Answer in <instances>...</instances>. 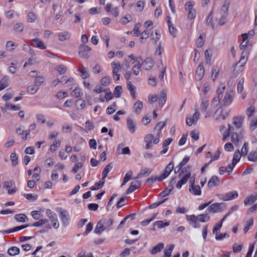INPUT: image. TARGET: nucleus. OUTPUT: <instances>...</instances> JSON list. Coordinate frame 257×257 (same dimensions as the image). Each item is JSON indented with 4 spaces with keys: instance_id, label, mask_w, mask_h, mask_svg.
I'll return each mask as SVG.
<instances>
[{
    "instance_id": "obj_59",
    "label": "nucleus",
    "mask_w": 257,
    "mask_h": 257,
    "mask_svg": "<svg viewBox=\"0 0 257 257\" xmlns=\"http://www.w3.org/2000/svg\"><path fill=\"white\" fill-rule=\"evenodd\" d=\"M174 247V244H170L168 248H166L164 250V254L165 256H171V253Z\"/></svg>"
},
{
    "instance_id": "obj_8",
    "label": "nucleus",
    "mask_w": 257,
    "mask_h": 257,
    "mask_svg": "<svg viewBox=\"0 0 257 257\" xmlns=\"http://www.w3.org/2000/svg\"><path fill=\"white\" fill-rule=\"evenodd\" d=\"M223 205V203H215L212 204L207 208V210L208 211V212H220L223 210L222 206Z\"/></svg>"
},
{
    "instance_id": "obj_63",
    "label": "nucleus",
    "mask_w": 257,
    "mask_h": 257,
    "mask_svg": "<svg viewBox=\"0 0 257 257\" xmlns=\"http://www.w3.org/2000/svg\"><path fill=\"white\" fill-rule=\"evenodd\" d=\"M36 19H37V16L34 13H33L32 12H30L28 14V22L33 23L36 21Z\"/></svg>"
},
{
    "instance_id": "obj_29",
    "label": "nucleus",
    "mask_w": 257,
    "mask_h": 257,
    "mask_svg": "<svg viewBox=\"0 0 257 257\" xmlns=\"http://www.w3.org/2000/svg\"><path fill=\"white\" fill-rule=\"evenodd\" d=\"M164 247V244L162 242H160L158 243L157 245L154 246L153 249L151 250V254H155L160 251H161L162 249H163Z\"/></svg>"
},
{
    "instance_id": "obj_13",
    "label": "nucleus",
    "mask_w": 257,
    "mask_h": 257,
    "mask_svg": "<svg viewBox=\"0 0 257 257\" xmlns=\"http://www.w3.org/2000/svg\"><path fill=\"white\" fill-rule=\"evenodd\" d=\"M204 74V69L202 63L199 64L196 70V79L197 80H200Z\"/></svg>"
},
{
    "instance_id": "obj_20",
    "label": "nucleus",
    "mask_w": 257,
    "mask_h": 257,
    "mask_svg": "<svg viewBox=\"0 0 257 257\" xmlns=\"http://www.w3.org/2000/svg\"><path fill=\"white\" fill-rule=\"evenodd\" d=\"M152 172V170L149 168H146L144 169L141 171V172L138 174L136 179H140L143 177L148 176Z\"/></svg>"
},
{
    "instance_id": "obj_31",
    "label": "nucleus",
    "mask_w": 257,
    "mask_h": 257,
    "mask_svg": "<svg viewBox=\"0 0 257 257\" xmlns=\"http://www.w3.org/2000/svg\"><path fill=\"white\" fill-rule=\"evenodd\" d=\"M196 218L198 221L205 222L209 220L210 217L207 213H204L198 215Z\"/></svg>"
},
{
    "instance_id": "obj_4",
    "label": "nucleus",
    "mask_w": 257,
    "mask_h": 257,
    "mask_svg": "<svg viewBox=\"0 0 257 257\" xmlns=\"http://www.w3.org/2000/svg\"><path fill=\"white\" fill-rule=\"evenodd\" d=\"M228 129L227 131V133H226V139L229 137L230 135H231V142L235 145H239V139L238 134L236 133H232L234 131V128L231 126L230 124L228 125Z\"/></svg>"
},
{
    "instance_id": "obj_41",
    "label": "nucleus",
    "mask_w": 257,
    "mask_h": 257,
    "mask_svg": "<svg viewBox=\"0 0 257 257\" xmlns=\"http://www.w3.org/2000/svg\"><path fill=\"white\" fill-rule=\"evenodd\" d=\"M111 65L112 67V73L115 74L119 72L120 70L121 67L120 64L118 63H116L114 62L111 63Z\"/></svg>"
},
{
    "instance_id": "obj_48",
    "label": "nucleus",
    "mask_w": 257,
    "mask_h": 257,
    "mask_svg": "<svg viewBox=\"0 0 257 257\" xmlns=\"http://www.w3.org/2000/svg\"><path fill=\"white\" fill-rule=\"evenodd\" d=\"M105 183V181L103 180V182H98L94 184V185L90 187V190L92 191L98 190L101 188Z\"/></svg>"
},
{
    "instance_id": "obj_24",
    "label": "nucleus",
    "mask_w": 257,
    "mask_h": 257,
    "mask_svg": "<svg viewBox=\"0 0 257 257\" xmlns=\"http://www.w3.org/2000/svg\"><path fill=\"white\" fill-rule=\"evenodd\" d=\"M253 225V218L252 217H251L245 221V226L243 228L244 232L245 233H246L252 227Z\"/></svg>"
},
{
    "instance_id": "obj_39",
    "label": "nucleus",
    "mask_w": 257,
    "mask_h": 257,
    "mask_svg": "<svg viewBox=\"0 0 257 257\" xmlns=\"http://www.w3.org/2000/svg\"><path fill=\"white\" fill-rule=\"evenodd\" d=\"M248 160L252 162L257 161V151L250 152L247 157Z\"/></svg>"
},
{
    "instance_id": "obj_16",
    "label": "nucleus",
    "mask_w": 257,
    "mask_h": 257,
    "mask_svg": "<svg viewBox=\"0 0 257 257\" xmlns=\"http://www.w3.org/2000/svg\"><path fill=\"white\" fill-rule=\"evenodd\" d=\"M127 126L131 133H134L136 130V124L134 120L130 117L126 119Z\"/></svg>"
},
{
    "instance_id": "obj_42",
    "label": "nucleus",
    "mask_w": 257,
    "mask_h": 257,
    "mask_svg": "<svg viewBox=\"0 0 257 257\" xmlns=\"http://www.w3.org/2000/svg\"><path fill=\"white\" fill-rule=\"evenodd\" d=\"M44 81V77L41 76H36L35 79H34V84L36 86L39 87Z\"/></svg>"
},
{
    "instance_id": "obj_64",
    "label": "nucleus",
    "mask_w": 257,
    "mask_h": 257,
    "mask_svg": "<svg viewBox=\"0 0 257 257\" xmlns=\"http://www.w3.org/2000/svg\"><path fill=\"white\" fill-rule=\"evenodd\" d=\"M4 187L6 188L8 190L10 189L12 186L15 185V181L11 180L10 181H6L4 183Z\"/></svg>"
},
{
    "instance_id": "obj_9",
    "label": "nucleus",
    "mask_w": 257,
    "mask_h": 257,
    "mask_svg": "<svg viewBox=\"0 0 257 257\" xmlns=\"http://www.w3.org/2000/svg\"><path fill=\"white\" fill-rule=\"evenodd\" d=\"M90 50V48L88 46L82 44L79 46L78 54L81 57L88 58L89 55L86 52Z\"/></svg>"
},
{
    "instance_id": "obj_1",
    "label": "nucleus",
    "mask_w": 257,
    "mask_h": 257,
    "mask_svg": "<svg viewBox=\"0 0 257 257\" xmlns=\"http://www.w3.org/2000/svg\"><path fill=\"white\" fill-rule=\"evenodd\" d=\"M248 55L249 53L248 51L244 50L242 51L239 61L234 67L232 71V77H236L243 71L244 66L248 60Z\"/></svg>"
},
{
    "instance_id": "obj_10",
    "label": "nucleus",
    "mask_w": 257,
    "mask_h": 257,
    "mask_svg": "<svg viewBox=\"0 0 257 257\" xmlns=\"http://www.w3.org/2000/svg\"><path fill=\"white\" fill-rule=\"evenodd\" d=\"M174 169L173 163H170L166 167L164 172L160 176V180H163L167 178Z\"/></svg>"
},
{
    "instance_id": "obj_62",
    "label": "nucleus",
    "mask_w": 257,
    "mask_h": 257,
    "mask_svg": "<svg viewBox=\"0 0 257 257\" xmlns=\"http://www.w3.org/2000/svg\"><path fill=\"white\" fill-rule=\"evenodd\" d=\"M219 72V69L217 66H214L213 67L212 72V78L213 81H214L217 78Z\"/></svg>"
},
{
    "instance_id": "obj_25",
    "label": "nucleus",
    "mask_w": 257,
    "mask_h": 257,
    "mask_svg": "<svg viewBox=\"0 0 257 257\" xmlns=\"http://www.w3.org/2000/svg\"><path fill=\"white\" fill-rule=\"evenodd\" d=\"M238 196L236 191H232L226 193V201L231 200L237 198Z\"/></svg>"
},
{
    "instance_id": "obj_19",
    "label": "nucleus",
    "mask_w": 257,
    "mask_h": 257,
    "mask_svg": "<svg viewBox=\"0 0 257 257\" xmlns=\"http://www.w3.org/2000/svg\"><path fill=\"white\" fill-rule=\"evenodd\" d=\"M257 200V194L255 195H250L245 199L244 200V204L245 206L249 205L254 202Z\"/></svg>"
},
{
    "instance_id": "obj_51",
    "label": "nucleus",
    "mask_w": 257,
    "mask_h": 257,
    "mask_svg": "<svg viewBox=\"0 0 257 257\" xmlns=\"http://www.w3.org/2000/svg\"><path fill=\"white\" fill-rule=\"evenodd\" d=\"M85 105V101L82 99H79L76 101V107L77 109H82Z\"/></svg>"
},
{
    "instance_id": "obj_5",
    "label": "nucleus",
    "mask_w": 257,
    "mask_h": 257,
    "mask_svg": "<svg viewBox=\"0 0 257 257\" xmlns=\"http://www.w3.org/2000/svg\"><path fill=\"white\" fill-rule=\"evenodd\" d=\"M58 211L60 213V217L64 226H67L69 223V215L66 210H63L62 208H59Z\"/></svg>"
},
{
    "instance_id": "obj_28",
    "label": "nucleus",
    "mask_w": 257,
    "mask_h": 257,
    "mask_svg": "<svg viewBox=\"0 0 257 257\" xmlns=\"http://www.w3.org/2000/svg\"><path fill=\"white\" fill-rule=\"evenodd\" d=\"M70 34L67 31L61 32L58 34L59 40L61 41H63L69 39L70 37Z\"/></svg>"
},
{
    "instance_id": "obj_40",
    "label": "nucleus",
    "mask_w": 257,
    "mask_h": 257,
    "mask_svg": "<svg viewBox=\"0 0 257 257\" xmlns=\"http://www.w3.org/2000/svg\"><path fill=\"white\" fill-rule=\"evenodd\" d=\"M173 185H170L168 187H167L164 191L161 192L159 194V196L161 197H164L166 195H168L173 190Z\"/></svg>"
},
{
    "instance_id": "obj_34",
    "label": "nucleus",
    "mask_w": 257,
    "mask_h": 257,
    "mask_svg": "<svg viewBox=\"0 0 257 257\" xmlns=\"http://www.w3.org/2000/svg\"><path fill=\"white\" fill-rule=\"evenodd\" d=\"M225 220V216L223 217L219 222L217 223L213 228V233L214 234L219 233L220 228L222 225V222Z\"/></svg>"
},
{
    "instance_id": "obj_46",
    "label": "nucleus",
    "mask_w": 257,
    "mask_h": 257,
    "mask_svg": "<svg viewBox=\"0 0 257 257\" xmlns=\"http://www.w3.org/2000/svg\"><path fill=\"white\" fill-rule=\"evenodd\" d=\"M133 171L131 170H130L129 171L127 172V173L125 175L123 178V182L121 185V187L125 185V184L130 180L132 176L133 175Z\"/></svg>"
},
{
    "instance_id": "obj_22",
    "label": "nucleus",
    "mask_w": 257,
    "mask_h": 257,
    "mask_svg": "<svg viewBox=\"0 0 257 257\" xmlns=\"http://www.w3.org/2000/svg\"><path fill=\"white\" fill-rule=\"evenodd\" d=\"M32 43H34V46L41 49H45L46 47L43 42L39 38L33 39L32 40Z\"/></svg>"
},
{
    "instance_id": "obj_17",
    "label": "nucleus",
    "mask_w": 257,
    "mask_h": 257,
    "mask_svg": "<svg viewBox=\"0 0 257 257\" xmlns=\"http://www.w3.org/2000/svg\"><path fill=\"white\" fill-rule=\"evenodd\" d=\"M189 191L191 193L194 195H200L201 193L199 186L194 184V182L191 183V185L190 186Z\"/></svg>"
},
{
    "instance_id": "obj_53",
    "label": "nucleus",
    "mask_w": 257,
    "mask_h": 257,
    "mask_svg": "<svg viewBox=\"0 0 257 257\" xmlns=\"http://www.w3.org/2000/svg\"><path fill=\"white\" fill-rule=\"evenodd\" d=\"M159 177H155V176H151V177L149 178L146 181V183L148 184H152L154 183H155L156 181L161 182L162 180H160Z\"/></svg>"
},
{
    "instance_id": "obj_50",
    "label": "nucleus",
    "mask_w": 257,
    "mask_h": 257,
    "mask_svg": "<svg viewBox=\"0 0 257 257\" xmlns=\"http://www.w3.org/2000/svg\"><path fill=\"white\" fill-rule=\"evenodd\" d=\"M208 106V100L206 99L203 98L201 103V110L204 112L206 111V109Z\"/></svg>"
},
{
    "instance_id": "obj_54",
    "label": "nucleus",
    "mask_w": 257,
    "mask_h": 257,
    "mask_svg": "<svg viewBox=\"0 0 257 257\" xmlns=\"http://www.w3.org/2000/svg\"><path fill=\"white\" fill-rule=\"evenodd\" d=\"M190 166H187L185 167H184L182 169L181 171L180 172L179 174V177L181 178V175L183 173H185V175L189 174V177H191V173L190 171Z\"/></svg>"
},
{
    "instance_id": "obj_26",
    "label": "nucleus",
    "mask_w": 257,
    "mask_h": 257,
    "mask_svg": "<svg viewBox=\"0 0 257 257\" xmlns=\"http://www.w3.org/2000/svg\"><path fill=\"white\" fill-rule=\"evenodd\" d=\"M112 168V163H109L105 167L102 172V180L105 179V178L107 177L108 173L110 172Z\"/></svg>"
},
{
    "instance_id": "obj_21",
    "label": "nucleus",
    "mask_w": 257,
    "mask_h": 257,
    "mask_svg": "<svg viewBox=\"0 0 257 257\" xmlns=\"http://www.w3.org/2000/svg\"><path fill=\"white\" fill-rule=\"evenodd\" d=\"M167 99V93L165 90H162L160 94L159 104L160 106H163Z\"/></svg>"
},
{
    "instance_id": "obj_6",
    "label": "nucleus",
    "mask_w": 257,
    "mask_h": 257,
    "mask_svg": "<svg viewBox=\"0 0 257 257\" xmlns=\"http://www.w3.org/2000/svg\"><path fill=\"white\" fill-rule=\"evenodd\" d=\"M213 117L216 120L225 119V114L223 113V106H219L213 114Z\"/></svg>"
},
{
    "instance_id": "obj_32",
    "label": "nucleus",
    "mask_w": 257,
    "mask_h": 257,
    "mask_svg": "<svg viewBox=\"0 0 257 257\" xmlns=\"http://www.w3.org/2000/svg\"><path fill=\"white\" fill-rule=\"evenodd\" d=\"M143 108V102L138 100L134 105V108L135 112L139 114L140 113Z\"/></svg>"
},
{
    "instance_id": "obj_56",
    "label": "nucleus",
    "mask_w": 257,
    "mask_h": 257,
    "mask_svg": "<svg viewBox=\"0 0 257 257\" xmlns=\"http://www.w3.org/2000/svg\"><path fill=\"white\" fill-rule=\"evenodd\" d=\"M56 70L60 74H64L67 68L63 65H58L56 67Z\"/></svg>"
},
{
    "instance_id": "obj_38",
    "label": "nucleus",
    "mask_w": 257,
    "mask_h": 257,
    "mask_svg": "<svg viewBox=\"0 0 257 257\" xmlns=\"http://www.w3.org/2000/svg\"><path fill=\"white\" fill-rule=\"evenodd\" d=\"M205 34L203 33H201L196 41V46L198 48L201 47L204 44V38Z\"/></svg>"
},
{
    "instance_id": "obj_37",
    "label": "nucleus",
    "mask_w": 257,
    "mask_h": 257,
    "mask_svg": "<svg viewBox=\"0 0 257 257\" xmlns=\"http://www.w3.org/2000/svg\"><path fill=\"white\" fill-rule=\"evenodd\" d=\"M14 218L17 221L21 222H25L26 220H28V217L26 215L24 214H16L15 215Z\"/></svg>"
},
{
    "instance_id": "obj_23",
    "label": "nucleus",
    "mask_w": 257,
    "mask_h": 257,
    "mask_svg": "<svg viewBox=\"0 0 257 257\" xmlns=\"http://www.w3.org/2000/svg\"><path fill=\"white\" fill-rule=\"evenodd\" d=\"M9 78L8 76L5 75L0 80V91L4 89L9 85Z\"/></svg>"
},
{
    "instance_id": "obj_55",
    "label": "nucleus",
    "mask_w": 257,
    "mask_h": 257,
    "mask_svg": "<svg viewBox=\"0 0 257 257\" xmlns=\"http://www.w3.org/2000/svg\"><path fill=\"white\" fill-rule=\"evenodd\" d=\"M5 106L8 109L13 110H19L21 109V106L20 105H15L9 103H6Z\"/></svg>"
},
{
    "instance_id": "obj_45",
    "label": "nucleus",
    "mask_w": 257,
    "mask_h": 257,
    "mask_svg": "<svg viewBox=\"0 0 257 257\" xmlns=\"http://www.w3.org/2000/svg\"><path fill=\"white\" fill-rule=\"evenodd\" d=\"M169 225V222H163V221H157L154 223V226H157L158 228H162Z\"/></svg>"
},
{
    "instance_id": "obj_35",
    "label": "nucleus",
    "mask_w": 257,
    "mask_h": 257,
    "mask_svg": "<svg viewBox=\"0 0 257 257\" xmlns=\"http://www.w3.org/2000/svg\"><path fill=\"white\" fill-rule=\"evenodd\" d=\"M255 112V108L254 106H250L246 108L245 113L248 116V119L250 120V117L253 116Z\"/></svg>"
},
{
    "instance_id": "obj_11",
    "label": "nucleus",
    "mask_w": 257,
    "mask_h": 257,
    "mask_svg": "<svg viewBox=\"0 0 257 257\" xmlns=\"http://www.w3.org/2000/svg\"><path fill=\"white\" fill-rule=\"evenodd\" d=\"M141 182L138 180L132 182L131 183V186L126 191V194H128L135 191L136 189L141 186Z\"/></svg>"
},
{
    "instance_id": "obj_33",
    "label": "nucleus",
    "mask_w": 257,
    "mask_h": 257,
    "mask_svg": "<svg viewBox=\"0 0 257 257\" xmlns=\"http://www.w3.org/2000/svg\"><path fill=\"white\" fill-rule=\"evenodd\" d=\"M20 249L18 247L13 246L8 249L7 252L9 255L13 256L18 254L20 253Z\"/></svg>"
},
{
    "instance_id": "obj_43",
    "label": "nucleus",
    "mask_w": 257,
    "mask_h": 257,
    "mask_svg": "<svg viewBox=\"0 0 257 257\" xmlns=\"http://www.w3.org/2000/svg\"><path fill=\"white\" fill-rule=\"evenodd\" d=\"M61 145V141L59 140H55L52 145L50 146L49 150L52 152L54 153L57 148H58Z\"/></svg>"
},
{
    "instance_id": "obj_47",
    "label": "nucleus",
    "mask_w": 257,
    "mask_h": 257,
    "mask_svg": "<svg viewBox=\"0 0 257 257\" xmlns=\"http://www.w3.org/2000/svg\"><path fill=\"white\" fill-rule=\"evenodd\" d=\"M244 81V78H241L237 83V91L238 93H241L243 90Z\"/></svg>"
},
{
    "instance_id": "obj_36",
    "label": "nucleus",
    "mask_w": 257,
    "mask_h": 257,
    "mask_svg": "<svg viewBox=\"0 0 257 257\" xmlns=\"http://www.w3.org/2000/svg\"><path fill=\"white\" fill-rule=\"evenodd\" d=\"M241 156V154L239 152V151L238 150L235 151L233 155L232 163L233 164L236 165L240 160Z\"/></svg>"
},
{
    "instance_id": "obj_49",
    "label": "nucleus",
    "mask_w": 257,
    "mask_h": 257,
    "mask_svg": "<svg viewBox=\"0 0 257 257\" xmlns=\"http://www.w3.org/2000/svg\"><path fill=\"white\" fill-rule=\"evenodd\" d=\"M10 158L12 162V165L14 167L18 164V158L15 153H12L11 154Z\"/></svg>"
},
{
    "instance_id": "obj_14",
    "label": "nucleus",
    "mask_w": 257,
    "mask_h": 257,
    "mask_svg": "<svg viewBox=\"0 0 257 257\" xmlns=\"http://www.w3.org/2000/svg\"><path fill=\"white\" fill-rule=\"evenodd\" d=\"M78 71L79 72L80 76L83 79H86L89 77V73L87 69L84 67L82 64H79V69Z\"/></svg>"
},
{
    "instance_id": "obj_58",
    "label": "nucleus",
    "mask_w": 257,
    "mask_h": 257,
    "mask_svg": "<svg viewBox=\"0 0 257 257\" xmlns=\"http://www.w3.org/2000/svg\"><path fill=\"white\" fill-rule=\"evenodd\" d=\"M257 127V118L250 120L249 130L253 132Z\"/></svg>"
},
{
    "instance_id": "obj_3",
    "label": "nucleus",
    "mask_w": 257,
    "mask_h": 257,
    "mask_svg": "<svg viewBox=\"0 0 257 257\" xmlns=\"http://www.w3.org/2000/svg\"><path fill=\"white\" fill-rule=\"evenodd\" d=\"M225 90V85L221 84L217 88V96L214 97L211 101L212 107L217 106L220 103V106H225V96L223 97V93Z\"/></svg>"
},
{
    "instance_id": "obj_27",
    "label": "nucleus",
    "mask_w": 257,
    "mask_h": 257,
    "mask_svg": "<svg viewBox=\"0 0 257 257\" xmlns=\"http://www.w3.org/2000/svg\"><path fill=\"white\" fill-rule=\"evenodd\" d=\"M127 88L129 90L131 96L133 97V99H135V90L136 87L132 83L131 81H127Z\"/></svg>"
},
{
    "instance_id": "obj_60",
    "label": "nucleus",
    "mask_w": 257,
    "mask_h": 257,
    "mask_svg": "<svg viewBox=\"0 0 257 257\" xmlns=\"http://www.w3.org/2000/svg\"><path fill=\"white\" fill-rule=\"evenodd\" d=\"M122 92V88L121 86H117L114 88V95L116 97H119Z\"/></svg>"
},
{
    "instance_id": "obj_18",
    "label": "nucleus",
    "mask_w": 257,
    "mask_h": 257,
    "mask_svg": "<svg viewBox=\"0 0 257 257\" xmlns=\"http://www.w3.org/2000/svg\"><path fill=\"white\" fill-rule=\"evenodd\" d=\"M153 65V61L150 58H146L144 62H142V66L146 70H150Z\"/></svg>"
},
{
    "instance_id": "obj_2",
    "label": "nucleus",
    "mask_w": 257,
    "mask_h": 257,
    "mask_svg": "<svg viewBox=\"0 0 257 257\" xmlns=\"http://www.w3.org/2000/svg\"><path fill=\"white\" fill-rule=\"evenodd\" d=\"M113 222V220L111 218H102L97 222L94 229V233L99 235L101 234L103 231L107 230L112 225Z\"/></svg>"
},
{
    "instance_id": "obj_52",
    "label": "nucleus",
    "mask_w": 257,
    "mask_h": 257,
    "mask_svg": "<svg viewBox=\"0 0 257 257\" xmlns=\"http://www.w3.org/2000/svg\"><path fill=\"white\" fill-rule=\"evenodd\" d=\"M141 26V24L138 23L135 24V27L133 29V36L134 37H138L140 35V32L139 31V28Z\"/></svg>"
},
{
    "instance_id": "obj_7",
    "label": "nucleus",
    "mask_w": 257,
    "mask_h": 257,
    "mask_svg": "<svg viewBox=\"0 0 257 257\" xmlns=\"http://www.w3.org/2000/svg\"><path fill=\"white\" fill-rule=\"evenodd\" d=\"M245 116L244 115L235 116L232 117V124L236 128L242 127Z\"/></svg>"
},
{
    "instance_id": "obj_15",
    "label": "nucleus",
    "mask_w": 257,
    "mask_h": 257,
    "mask_svg": "<svg viewBox=\"0 0 257 257\" xmlns=\"http://www.w3.org/2000/svg\"><path fill=\"white\" fill-rule=\"evenodd\" d=\"M235 92L233 90H228L226 93V106L231 104L234 99Z\"/></svg>"
},
{
    "instance_id": "obj_57",
    "label": "nucleus",
    "mask_w": 257,
    "mask_h": 257,
    "mask_svg": "<svg viewBox=\"0 0 257 257\" xmlns=\"http://www.w3.org/2000/svg\"><path fill=\"white\" fill-rule=\"evenodd\" d=\"M24 29V25L22 23H18L14 25V29L17 32H22Z\"/></svg>"
},
{
    "instance_id": "obj_61",
    "label": "nucleus",
    "mask_w": 257,
    "mask_h": 257,
    "mask_svg": "<svg viewBox=\"0 0 257 257\" xmlns=\"http://www.w3.org/2000/svg\"><path fill=\"white\" fill-rule=\"evenodd\" d=\"M23 196L28 200L34 201L36 200L38 198L37 195H33L32 194H24Z\"/></svg>"
},
{
    "instance_id": "obj_44",
    "label": "nucleus",
    "mask_w": 257,
    "mask_h": 257,
    "mask_svg": "<svg viewBox=\"0 0 257 257\" xmlns=\"http://www.w3.org/2000/svg\"><path fill=\"white\" fill-rule=\"evenodd\" d=\"M49 219L52 223V226L54 228L57 229L59 227V223L57 219V215H53V217H50Z\"/></svg>"
},
{
    "instance_id": "obj_30",
    "label": "nucleus",
    "mask_w": 257,
    "mask_h": 257,
    "mask_svg": "<svg viewBox=\"0 0 257 257\" xmlns=\"http://www.w3.org/2000/svg\"><path fill=\"white\" fill-rule=\"evenodd\" d=\"M219 183V180L217 177L212 176L208 183V186L209 187H212L213 186L217 185Z\"/></svg>"
},
{
    "instance_id": "obj_12",
    "label": "nucleus",
    "mask_w": 257,
    "mask_h": 257,
    "mask_svg": "<svg viewBox=\"0 0 257 257\" xmlns=\"http://www.w3.org/2000/svg\"><path fill=\"white\" fill-rule=\"evenodd\" d=\"M186 218L189 224L194 228H199L200 225L197 223V220L195 215H187Z\"/></svg>"
}]
</instances>
